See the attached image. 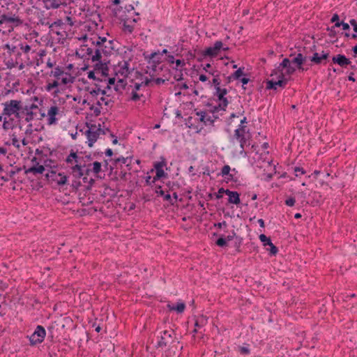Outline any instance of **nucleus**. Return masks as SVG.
Here are the masks:
<instances>
[{"label": "nucleus", "mask_w": 357, "mask_h": 357, "mask_svg": "<svg viewBox=\"0 0 357 357\" xmlns=\"http://www.w3.org/2000/svg\"><path fill=\"white\" fill-rule=\"evenodd\" d=\"M46 67L50 70L44 74L45 77V90L54 97L61 91L70 88L75 81V75L73 73V65H56L55 60L48 58Z\"/></svg>", "instance_id": "f257e3e1"}, {"label": "nucleus", "mask_w": 357, "mask_h": 357, "mask_svg": "<svg viewBox=\"0 0 357 357\" xmlns=\"http://www.w3.org/2000/svg\"><path fill=\"white\" fill-rule=\"evenodd\" d=\"M3 110L0 122L4 130H13L22 118L23 102L20 100H10L2 103Z\"/></svg>", "instance_id": "f03ea898"}, {"label": "nucleus", "mask_w": 357, "mask_h": 357, "mask_svg": "<svg viewBox=\"0 0 357 357\" xmlns=\"http://www.w3.org/2000/svg\"><path fill=\"white\" fill-rule=\"evenodd\" d=\"M78 39L84 42L89 41L95 45L93 57L98 61H100L104 56L110 55L114 50V41L112 39H107L105 36H98L96 38L93 33H88L82 35Z\"/></svg>", "instance_id": "7ed1b4c3"}, {"label": "nucleus", "mask_w": 357, "mask_h": 357, "mask_svg": "<svg viewBox=\"0 0 357 357\" xmlns=\"http://www.w3.org/2000/svg\"><path fill=\"white\" fill-rule=\"evenodd\" d=\"M110 102V97L105 95V90L99 87H96L89 91L83 100V104L87 103L90 109L96 116H98L103 106H108Z\"/></svg>", "instance_id": "20e7f679"}, {"label": "nucleus", "mask_w": 357, "mask_h": 357, "mask_svg": "<svg viewBox=\"0 0 357 357\" xmlns=\"http://www.w3.org/2000/svg\"><path fill=\"white\" fill-rule=\"evenodd\" d=\"M121 58L122 61H119L115 67V73L122 78H126L136 68L132 49L126 48L121 54Z\"/></svg>", "instance_id": "39448f33"}, {"label": "nucleus", "mask_w": 357, "mask_h": 357, "mask_svg": "<svg viewBox=\"0 0 357 357\" xmlns=\"http://www.w3.org/2000/svg\"><path fill=\"white\" fill-rule=\"evenodd\" d=\"M305 57L301 53L298 54L291 61L287 58H284L281 63L277 65V72L284 77V75L280 73V68L285 70V75H289V78L296 72V69L305 70L303 64L305 61Z\"/></svg>", "instance_id": "423d86ee"}, {"label": "nucleus", "mask_w": 357, "mask_h": 357, "mask_svg": "<svg viewBox=\"0 0 357 357\" xmlns=\"http://www.w3.org/2000/svg\"><path fill=\"white\" fill-rule=\"evenodd\" d=\"M119 18L123 23V31L126 33H132L139 20V13L135 10L132 5L125 7L122 13L119 15Z\"/></svg>", "instance_id": "0eeeda50"}, {"label": "nucleus", "mask_w": 357, "mask_h": 357, "mask_svg": "<svg viewBox=\"0 0 357 357\" xmlns=\"http://www.w3.org/2000/svg\"><path fill=\"white\" fill-rule=\"evenodd\" d=\"M280 70H281L280 73L284 75V77L282 78V75L277 72L276 66L271 74V79L266 82L267 89L277 90L278 87L284 88L287 85L290 79L289 76L285 75V70L281 68Z\"/></svg>", "instance_id": "6e6552de"}, {"label": "nucleus", "mask_w": 357, "mask_h": 357, "mask_svg": "<svg viewBox=\"0 0 357 357\" xmlns=\"http://www.w3.org/2000/svg\"><path fill=\"white\" fill-rule=\"evenodd\" d=\"M41 116L45 119L47 125H56L63 116V111L54 102L47 108V112L42 113Z\"/></svg>", "instance_id": "1a4fd4ad"}, {"label": "nucleus", "mask_w": 357, "mask_h": 357, "mask_svg": "<svg viewBox=\"0 0 357 357\" xmlns=\"http://www.w3.org/2000/svg\"><path fill=\"white\" fill-rule=\"evenodd\" d=\"M245 123L246 117H243V119L241 120L238 127L234 131V137L240 143L241 149V153L244 152V146L250 139V134L248 131L246 130V126H244Z\"/></svg>", "instance_id": "9d476101"}, {"label": "nucleus", "mask_w": 357, "mask_h": 357, "mask_svg": "<svg viewBox=\"0 0 357 357\" xmlns=\"http://www.w3.org/2000/svg\"><path fill=\"white\" fill-rule=\"evenodd\" d=\"M22 23L18 15L15 14L3 13L0 14V26L6 28L8 31L13 30Z\"/></svg>", "instance_id": "9b49d317"}, {"label": "nucleus", "mask_w": 357, "mask_h": 357, "mask_svg": "<svg viewBox=\"0 0 357 357\" xmlns=\"http://www.w3.org/2000/svg\"><path fill=\"white\" fill-rule=\"evenodd\" d=\"M38 46H39V43L37 40L31 44L22 42L19 44L22 54L27 59V64L32 63L33 61L36 59Z\"/></svg>", "instance_id": "f8f14e48"}, {"label": "nucleus", "mask_w": 357, "mask_h": 357, "mask_svg": "<svg viewBox=\"0 0 357 357\" xmlns=\"http://www.w3.org/2000/svg\"><path fill=\"white\" fill-rule=\"evenodd\" d=\"M79 158L77 153L73 151L67 156L66 162L72 169V172L75 177L81 178L84 176L83 169L79 165Z\"/></svg>", "instance_id": "ddd939ff"}, {"label": "nucleus", "mask_w": 357, "mask_h": 357, "mask_svg": "<svg viewBox=\"0 0 357 357\" xmlns=\"http://www.w3.org/2000/svg\"><path fill=\"white\" fill-rule=\"evenodd\" d=\"M105 135V131L100 128V124H92L88 127L86 131V143L89 147H92L100 135Z\"/></svg>", "instance_id": "4468645a"}, {"label": "nucleus", "mask_w": 357, "mask_h": 357, "mask_svg": "<svg viewBox=\"0 0 357 357\" xmlns=\"http://www.w3.org/2000/svg\"><path fill=\"white\" fill-rule=\"evenodd\" d=\"M214 89V96L218 98V105L214 107L213 110V114L219 111H225L229 103L227 98H225L227 93V90L225 88H221L220 86Z\"/></svg>", "instance_id": "2eb2a0df"}, {"label": "nucleus", "mask_w": 357, "mask_h": 357, "mask_svg": "<svg viewBox=\"0 0 357 357\" xmlns=\"http://www.w3.org/2000/svg\"><path fill=\"white\" fill-rule=\"evenodd\" d=\"M86 43V44L81 45L76 50V55L84 60H91L93 62L98 61L93 57L95 48L93 49L89 46V43H91V42L88 41Z\"/></svg>", "instance_id": "dca6fc26"}, {"label": "nucleus", "mask_w": 357, "mask_h": 357, "mask_svg": "<svg viewBox=\"0 0 357 357\" xmlns=\"http://www.w3.org/2000/svg\"><path fill=\"white\" fill-rule=\"evenodd\" d=\"M153 167L155 171V176L153 177L152 182H156L158 180L167 177V174L165 171L167 169V162L165 158L162 157L160 161L155 162ZM153 171V169H151V172Z\"/></svg>", "instance_id": "f3484780"}, {"label": "nucleus", "mask_w": 357, "mask_h": 357, "mask_svg": "<svg viewBox=\"0 0 357 357\" xmlns=\"http://www.w3.org/2000/svg\"><path fill=\"white\" fill-rule=\"evenodd\" d=\"M107 160H105L104 164L96 161L89 165L87 172H91L96 178H102L105 176V171L102 169V167H104L107 169Z\"/></svg>", "instance_id": "a211bd4d"}, {"label": "nucleus", "mask_w": 357, "mask_h": 357, "mask_svg": "<svg viewBox=\"0 0 357 357\" xmlns=\"http://www.w3.org/2000/svg\"><path fill=\"white\" fill-rule=\"evenodd\" d=\"M46 336V331L43 326H37L34 332L29 336V340L30 342V344L31 346L36 345L38 344H40L45 340Z\"/></svg>", "instance_id": "6ab92c4d"}, {"label": "nucleus", "mask_w": 357, "mask_h": 357, "mask_svg": "<svg viewBox=\"0 0 357 357\" xmlns=\"http://www.w3.org/2000/svg\"><path fill=\"white\" fill-rule=\"evenodd\" d=\"M228 47L224 46L223 43L220 40H217L214 43L213 45L206 48L203 52L204 56H208L211 57L216 56L219 54L221 50H227Z\"/></svg>", "instance_id": "aec40b11"}, {"label": "nucleus", "mask_w": 357, "mask_h": 357, "mask_svg": "<svg viewBox=\"0 0 357 357\" xmlns=\"http://www.w3.org/2000/svg\"><path fill=\"white\" fill-rule=\"evenodd\" d=\"M46 177L52 181L55 182L59 185H65L68 181V176L63 172L57 173L56 170H49L46 174Z\"/></svg>", "instance_id": "412c9836"}, {"label": "nucleus", "mask_w": 357, "mask_h": 357, "mask_svg": "<svg viewBox=\"0 0 357 357\" xmlns=\"http://www.w3.org/2000/svg\"><path fill=\"white\" fill-rule=\"evenodd\" d=\"M259 167H264V171H266V172L263 174V178L265 181H270L273 176L276 173V166L273 164L272 160L264 161V165Z\"/></svg>", "instance_id": "4be33fe9"}, {"label": "nucleus", "mask_w": 357, "mask_h": 357, "mask_svg": "<svg viewBox=\"0 0 357 357\" xmlns=\"http://www.w3.org/2000/svg\"><path fill=\"white\" fill-rule=\"evenodd\" d=\"M161 61V54L160 52H153L148 57V64L147 68L150 69V70H147V73H151V71H155L157 68V66L160 63Z\"/></svg>", "instance_id": "5701e85b"}, {"label": "nucleus", "mask_w": 357, "mask_h": 357, "mask_svg": "<svg viewBox=\"0 0 357 357\" xmlns=\"http://www.w3.org/2000/svg\"><path fill=\"white\" fill-rule=\"evenodd\" d=\"M173 334L174 332L172 331L165 330L162 331L160 338L157 343V347H163L171 343L173 340Z\"/></svg>", "instance_id": "b1692460"}, {"label": "nucleus", "mask_w": 357, "mask_h": 357, "mask_svg": "<svg viewBox=\"0 0 357 357\" xmlns=\"http://www.w3.org/2000/svg\"><path fill=\"white\" fill-rule=\"evenodd\" d=\"M32 166L26 170V174H41L45 172V167L34 157L32 160Z\"/></svg>", "instance_id": "393cba45"}, {"label": "nucleus", "mask_w": 357, "mask_h": 357, "mask_svg": "<svg viewBox=\"0 0 357 357\" xmlns=\"http://www.w3.org/2000/svg\"><path fill=\"white\" fill-rule=\"evenodd\" d=\"M196 115L197 116L198 120L205 126L212 125L215 119L217 118L213 114L210 115L205 111H198L196 112Z\"/></svg>", "instance_id": "a878e982"}, {"label": "nucleus", "mask_w": 357, "mask_h": 357, "mask_svg": "<svg viewBox=\"0 0 357 357\" xmlns=\"http://www.w3.org/2000/svg\"><path fill=\"white\" fill-rule=\"evenodd\" d=\"M95 62H98L96 64V73L102 76L108 75L109 69L105 62V59H102V58L100 61H96Z\"/></svg>", "instance_id": "bb28decb"}, {"label": "nucleus", "mask_w": 357, "mask_h": 357, "mask_svg": "<svg viewBox=\"0 0 357 357\" xmlns=\"http://www.w3.org/2000/svg\"><path fill=\"white\" fill-rule=\"evenodd\" d=\"M132 157H119L114 160V163L116 167L119 165L121 167L123 165H125L128 167V169H130V165L132 163Z\"/></svg>", "instance_id": "cd10ccee"}, {"label": "nucleus", "mask_w": 357, "mask_h": 357, "mask_svg": "<svg viewBox=\"0 0 357 357\" xmlns=\"http://www.w3.org/2000/svg\"><path fill=\"white\" fill-rule=\"evenodd\" d=\"M333 63L338 64L341 67H344L351 63V61L343 54H337L332 58Z\"/></svg>", "instance_id": "c85d7f7f"}, {"label": "nucleus", "mask_w": 357, "mask_h": 357, "mask_svg": "<svg viewBox=\"0 0 357 357\" xmlns=\"http://www.w3.org/2000/svg\"><path fill=\"white\" fill-rule=\"evenodd\" d=\"M38 107L35 105H31L30 107L26 106L24 108L23 107V112H25V121L27 122L31 121L34 119L36 114L32 111L33 109H37Z\"/></svg>", "instance_id": "c756f323"}, {"label": "nucleus", "mask_w": 357, "mask_h": 357, "mask_svg": "<svg viewBox=\"0 0 357 357\" xmlns=\"http://www.w3.org/2000/svg\"><path fill=\"white\" fill-rule=\"evenodd\" d=\"M225 194L228 195V202L231 204H238L241 202L239 194L236 191H231L229 190H226L225 191Z\"/></svg>", "instance_id": "7c9ffc66"}, {"label": "nucleus", "mask_w": 357, "mask_h": 357, "mask_svg": "<svg viewBox=\"0 0 357 357\" xmlns=\"http://www.w3.org/2000/svg\"><path fill=\"white\" fill-rule=\"evenodd\" d=\"M130 100L135 102H139V105H142L146 101V96L136 91H132Z\"/></svg>", "instance_id": "2f4dec72"}, {"label": "nucleus", "mask_w": 357, "mask_h": 357, "mask_svg": "<svg viewBox=\"0 0 357 357\" xmlns=\"http://www.w3.org/2000/svg\"><path fill=\"white\" fill-rule=\"evenodd\" d=\"M46 7L50 8H57L61 5H65V0H44Z\"/></svg>", "instance_id": "473e14b6"}, {"label": "nucleus", "mask_w": 357, "mask_h": 357, "mask_svg": "<svg viewBox=\"0 0 357 357\" xmlns=\"http://www.w3.org/2000/svg\"><path fill=\"white\" fill-rule=\"evenodd\" d=\"M167 307L171 311H176L178 313H182L185 307L183 302H178L176 304H167Z\"/></svg>", "instance_id": "72a5a7b5"}, {"label": "nucleus", "mask_w": 357, "mask_h": 357, "mask_svg": "<svg viewBox=\"0 0 357 357\" xmlns=\"http://www.w3.org/2000/svg\"><path fill=\"white\" fill-rule=\"evenodd\" d=\"M202 67L205 73L209 75L210 77H212L215 75V73H219V71L215 68H213L211 64L209 63L202 64Z\"/></svg>", "instance_id": "f704fd0d"}, {"label": "nucleus", "mask_w": 357, "mask_h": 357, "mask_svg": "<svg viewBox=\"0 0 357 357\" xmlns=\"http://www.w3.org/2000/svg\"><path fill=\"white\" fill-rule=\"evenodd\" d=\"M221 84L220 73V72L215 73V75L212 76V82H208V85L211 87L213 86L214 89L220 87Z\"/></svg>", "instance_id": "c9c22d12"}, {"label": "nucleus", "mask_w": 357, "mask_h": 357, "mask_svg": "<svg viewBox=\"0 0 357 357\" xmlns=\"http://www.w3.org/2000/svg\"><path fill=\"white\" fill-rule=\"evenodd\" d=\"M6 66H7L8 68H10L11 69L13 68H17L19 70H22L25 67V62H23L22 61H18L17 60L15 62H13V61H8L6 63Z\"/></svg>", "instance_id": "e433bc0d"}, {"label": "nucleus", "mask_w": 357, "mask_h": 357, "mask_svg": "<svg viewBox=\"0 0 357 357\" xmlns=\"http://www.w3.org/2000/svg\"><path fill=\"white\" fill-rule=\"evenodd\" d=\"M349 24H351L352 26H353V29L354 31V33H352V34H350L347 32H346L344 33V36L347 37V38H349V37H351L352 38H357V22L356 21V20L354 19H351L349 20Z\"/></svg>", "instance_id": "4c0bfd02"}, {"label": "nucleus", "mask_w": 357, "mask_h": 357, "mask_svg": "<svg viewBox=\"0 0 357 357\" xmlns=\"http://www.w3.org/2000/svg\"><path fill=\"white\" fill-rule=\"evenodd\" d=\"M206 322H207V319H206L205 317H200V318H199V319H197V320L195 321V330L193 331V332H194L195 333H197L198 329H199V328H202V327H203V326H204V324H206Z\"/></svg>", "instance_id": "58836bf2"}, {"label": "nucleus", "mask_w": 357, "mask_h": 357, "mask_svg": "<svg viewBox=\"0 0 357 357\" xmlns=\"http://www.w3.org/2000/svg\"><path fill=\"white\" fill-rule=\"evenodd\" d=\"M185 66V62L183 59H176L172 67L178 70H183Z\"/></svg>", "instance_id": "ea45409f"}, {"label": "nucleus", "mask_w": 357, "mask_h": 357, "mask_svg": "<svg viewBox=\"0 0 357 357\" xmlns=\"http://www.w3.org/2000/svg\"><path fill=\"white\" fill-rule=\"evenodd\" d=\"M259 238L261 241L263 246L266 247L271 244V239L269 237H267L265 234H261L259 236Z\"/></svg>", "instance_id": "a19ab883"}, {"label": "nucleus", "mask_w": 357, "mask_h": 357, "mask_svg": "<svg viewBox=\"0 0 357 357\" xmlns=\"http://www.w3.org/2000/svg\"><path fill=\"white\" fill-rule=\"evenodd\" d=\"M243 70H244V68H238L232 75H231V77L234 79H236V80H239L241 79V77H242L243 75H244V73H243Z\"/></svg>", "instance_id": "79ce46f5"}, {"label": "nucleus", "mask_w": 357, "mask_h": 357, "mask_svg": "<svg viewBox=\"0 0 357 357\" xmlns=\"http://www.w3.org/2000/svg\"><path fill=\"white\" fill-rule=\"evenodd\" d=\"M43 163L45 167V169L50 168V170H52V169L56 170V169L57 168V165H56L53 162V161L50 159H45Z\"/></svg>", "instance_id": "37998d69"}, {"label": "nucleus", "mask_w": 357, "mask_h": 357, "mask_svg": "<svg viewBox=\"0 0 357 357\" xmlns=\"http://www.w3.org/2000/svg\"><path fill=\"white\" fill-rule=\"evenodd\" d=\"M269 248H267V251L269 252V255L271 256H275L278 252V248L273 245V243L271 242V244L268 245Z\"/></svg>", "instance_id": "c03bdc74"}, {"label": "nucleus", "mask_w": 357, "mask_h": 357, "mask_svg": "<svg viewBox=\"0 0 357 357\" xmlns=\"http://www.w3.org/2000/svg\"><path fill=\"white\" fill-rule=\"evenodd\" d=\"M4 49L7 50L9 54H11L15 52L16 46L12 44L6 43L4 45Z\"/></svg>", "instance_id": "a18cd8bd"}, {"label": "nucleus", "mask_w": 357, "mask_h": 357, "mask_svg": "<svg viewBox=\"0 0 357 357\" xmlns=\"http://www.w3.org/2000/svg\"><path fill=\"white\" fill-rule=\"evenodd\" d=\"M97 75H98V73H96L95 69L94 70H90L87 73V77L89 79L97 80L99 79V78L96 76Z\"/></svg>", "instance_id": "49530a36"}, {"label": "nucleus", "mask_w": 357, "mask_h": 357, "mask_svg": "<svg viewBox=\"0 0 357 357\" xmlns=\"http://www.w3.org/2000/svg\"><path fill=\"white\" fill-rule=\"evenodd\" d=\"M238 350L241 354H245V355L249 354L250 351V348L248 344H245V345L240 347Z\"/></svg>", "instance_id": "de8ad7c7"}, {"label": "nucleus", "mask_w": 357, "mask_h": 357, "mask_svg": "<svg viewBox=\"0 0 357 357\" xmlns=\"http://www.w3.org/2000/svg\"><path fill=\"white\" fill-rule=\"evenodd\" d=\"M335 27H340V26H342V29L344 30V31H348L349 30V24L348 23H346V22H336L335 24Z\"/></svg>", "instance_id": "09e8293b"}, {"label": "nucleus", "mask_w": 357, "mask_h": 357, "mask_svg": "<svg viewBox=\"0 0 357 357\" xmlns=\"http://www.w3.org/2000/svg\"><path fill=\"white\" fill-rule=\"evenodd\" d=\"M311 61L317 64L320 63L321 59L319 56V54L317 52L314 53L313 56L311 57Z\"/></svg>", "instance_id": "8fccbe9b"}, {"label": "nucleus", "mask_w": 357, "mask_h": 357, "mask_svg": "<svg viewBox=\"0 0 357 357\" xmlns=\"http://www.w3.org/2000/svg\"><path fill=\"white\" fill-rule=\"evenodd\" d=\"M210 76L208 75L207 74H200L199 75V80L202 82H207V84L208 83V82H210Z\"/></svg>", "instance_id": "3c124183"}, {"label": "nucleus", "mask_w": 357, "mask_h": 357, "mask_svg": "<svg viewBox=\"0 0 357 357\" xmlns=\"http://www.w3.org/2000/svg\"><path fill=\"white\" fill-rule=\"evenodd\" d=\"M230 170H231V168L229 165H226L223 166V167L222 168V170H221V175L222 176H227L229 174Z\"/></svg>", "instance_id": "603ef678"}, {"label": "nucleus", "mask_w": 357, "mask_h": 357, "mask_svg": "<svg viewBox=\"0 0 357 357\" xmlns=\"http://www.w3.org/2000/svg\"><path fill=\"white\" fill-rule=\"evenodd\" d=\"M294 172H295V176L297 177L299 176L300 175H303V174H305V171L304 170V169L302 167H296L294 168Z\"/></svg>", "instance_id": "864d4df0"}, {"label": "nucleus", "mask_w": 357, "mask_h": 357, "mask_svg": "<svg viewBox=\"0 0 357 357\" xmlns=\"http://www.w3.org/2000/svg\"><path fill=\"white\" fill-rule=\"evenodd\" d=\"M216 244L218 245V246H220V247H223L225 245H226L227 244V241L225 238H219L217 241H216Z\"/></svg>", "instance_id": "5fc2aeb1"}, {"label": "nucleus", "mask_w": 357, "mask_h": 357, "mask_svg": "<svg viewBox=\"0 0 357 357\" xmlns=\"http://www.w3.org/2000/svg\"><path fill=\"white\" fill-rule=\"evenodd\" d=\"M296 200L294 197H289L285 200V204L288 206H293L295 204Z\"/></svg>", "instance_id": "6e6d98bb"}, {"label": "nucleus", "mask_w": 357, "mask_h": 357, "mask_svg": "<svg viewBox=\"0 0 357 357\" xmlns=\"http://www.w3.org/2000/svg\"><path fill=\"white\" fill-rule=\"evenodd\" d=\"M46 54V51L45 50H38V46L37 47V53H36V57L38 56L40 58L43 57Z\"/></svg>", "instance_id": "4d7b16f0"}, {"label": "nucleus", "mask_w": 357, "mask_h": 357, "mask_svg": "<svg viewBox=\"0 0 357 357\" xmlns=\"http://www.w3.org/2000/svg\"><path fill=\"white\" fill-rule=\"evenodd\" d=\"M176 61V59L175 57L172 55V54H168L167 55V61L171 64V65H174V62Z\"/></svg>", "instance_id": "13d9d810"}, {"label": "nucleus", "mask_w": 357, "mask_h": 357, "mask_svg": "<svg viewBox=\"0 0 357 357\" xmlns=\"http://www.w3.org/2000/svg\"><path fill=\"white\" fill-rule=\"evenodd\" d=\"M339 19H340L339 15H338L337 13H335V14L332 16L331 21L332 22H335V24L336 22H340L339 21Z\"/></svg>", "instance_id": "bf43d9fd"}, {"label": "nucleus", "mask_w": 357, "mask_h": 357, "mask_svg": "<svg viewBox=\"0 0 357 357\" xmlns=\"http://www.w3.org/2000/svg\"><path fill=\"white\" fill-rule=\"evenodd\" d=\"M239 80L241 82L243 86H244L249 82L250 79L246 77H241V79Z\"/></svg>", "instance_id": "052dcab7"}, {"label": "nucleus", "mask_w": 357, "mask_h": 357, "mask_svg": "<svg viewBox=\"0 0 357 357\" xmlns=\"http://www.w3.org/2000/svg\"><path fill=\"white\" fill-rule=\"evenodd\" d=\"M153 178L151 176H146L145 178L146 183L148 185H151L155 183V182H152Z\"/></svg>", "instance_id": "680f3d73"}, {"label": "nucleus", "mask_w": 357, "mask_h": 357, "mask_svg": "<svg viewBox=\"0 0 357 357\" xmlns=\"http://www.w3.org/2000/svg\"><path fill=\"white\" fill-rule=\"evenodd\" d=\"M155 192L158 195H160L162 197H163V195H165V192L164 190H162V188L161 186H159L158 188V189L155 190Z\"/></svg>", "instance_id": "e2e57ef3"}, {"label": "nucleus", "mask_w": 357, "mask_h": 357, "mask_svg": "<svg viewBox=\"0 0 357 357\" xmlns=\"http://www.w3.org/2000/svg\"><path fill=\"white\" fill-rule=\"evenodd\" d=\"M11 3V0H0V4H1L2 7L4 6H8Z\"/></svg>", "instance_id": "0e129e2a"}, {"label": "nucleus", "mask_w": 357, "mask_h": 357, "mask_svg": "<svg viewBox=\"0 0 357 357\" xmlns=\"http://www.w3.org/2000/svg\"><path fill=\"white\" fill-rule=\"evenodd\" d=\"M319 56H320V57H321V60H322V59H327V58H328V53L325 52H324V51H323V52H321V54H319Z\"/></svg>", "instance_id": "69168bd1"}, {"label": "nucleus", "mask_w": 357, "mask_h": 357, "mask_svg": "<svg viewBox=\"0 0 357 357\" xmlns=\"http://www.w3.org/2000/svg\"><path fill=\"white\" fill-rule=\"evenodd\" d=\"M113 154L112 150L111 149H107L105 151V155L107 156L111 157Z\"/></svg>", "instance_id": "338daca9"}, {"label": "nucleus", "mask_w": 357, "mask_h": 357, "mask_svg": "<svg viewBox=\"0 0 357 357\" xmlns=\"http://www.w3.org/2000/svg\"><path fill=\"white\" fill-rule=\"evenodd\" d=\"M141 86H142L141 84H135L134 85V88H133L132 91H136L139 92Z\"/></svg>", "instance_id": "774afa93"}]
</instances>
